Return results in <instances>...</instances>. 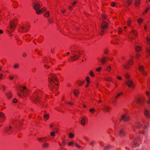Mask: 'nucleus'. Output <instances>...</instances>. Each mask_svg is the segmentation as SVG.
<instances>
[{
    "instance_id": "nucleus-30",
    "label": "nucleus",
    "mask_w": 150,
    "mask_h": 150,
    "mask_svg": "<svg viewBox=\"0 0 150 150\" xmlns=\"http://www.w3.org/2000/svg\"><path fill=\"white\" fill-rule=\"evenodd\" d=\"M50 15V12L49 11H48L46 13H44V16L45 17H48Z\"/></svg>"
},
{
    "instance_id": "nucleus-4",
    "label": "nucleus",
    "mask_w": 150,
    "mask_h": 150,
    "mask_svg": "<svg viewBox=\"0 0 150 150\" xmlns=\"http://www.w3.org/2000/svg\"><path fill=\"white\" fill-rule=\"evenodd\" d=\"M41 7V4L38 2L35 3L34 5V8L37 14L38 13V11L40 10V8Z\"/></svg>"
},
{
    "instance_id": "nucleus-46",
    "label": "nucleus",
    "mask_w": 150,
    "mask_h": 150,
    "mask_svg": "<svg viewBox=\"0 0 150 150\" xmlns=\"http://www.w3.org/2000/svg\"><path fill=\"white\" fill-rule=\"evenodd\" d=\"M124 68L126 69H129V67L127 64H125L123 65Z\"/></svg>"
},
{
    "instance_id": "nucleus-35",
    "label": "nucleus",
    "mask_w": 150,
    "mask_h": 150,
    "mask_svg": "<svg viewBox=\"0 0 150 150\" xmlns=\"http://www.w3.org/2000/svg\"><path fill=\"white\" fill-rule=\"evenodd\" d=\"M131 32L134 35L137 36V32L135 30H132L131 31Z\"/></svg>"
},
{
    "instance_id": "nucleus-54",
    "label": "nucleus",
    "mask_w": 150,
    "mask_h": 150,
    "mask_svg": "<svg viewBox=\"0 0 150 150\" xmlns=\"http://www.w3.org/2000/svg\"><path fill=\"white\" fill-rule=\"evenodd\" d=\"M111 6L112 7H114L115 6V3L114 2H112L111 4Z\"/></svg>"
},
{
    "instance_id": "nucleus-7",
    "label": "nucleus",
    "mask_w": 150,
    "mask_h": 150,
    "mask_svg": "<svg viewBox=\"0 0 150 150\" xmlns=\"http://www.w3.org/2000/svg\"><path fill=\"white\" fill-rule=\"evenodd\" d=\"M22 89L21 90V91L25 95L27 94L28 92V91L26 86H22Z\"/></svg>"
},
{
    "instance_id": "nucleus-22",
    "label": "nucleus",
    "mask_w": 150,
    "mask_h": 150,
    "mask_svg": "<svg viewBox=\"0 0 150 150\" xmlns=\"http://www.w3.org/2000/svg\"><path fill=\"white\" fill-rule=\"evenodd\" d=\"M144 115L146 116H148L149 114V111L147 110H145L144 112Z\"/></svg>"
},
{
    "instance_id": "nucleus-21",
    "label": "nucleus",
    "mask_w": 150,
    "mask_h": 150,
    "mask_svg": "<svg viewBox=\"0 0 150 150\" xmlns=\"http://www.w3.org/2000/svg\"><path fill=\"white\" fill-rule=\"evenodd\" d=\"M149 9L150 8L149 7L146 8L145 9L144 11L142 13V14L143 15H145L147 13L148 11H149Z\"/></svg>"
},
{
    "instance_id": "nucleus-6",
    "label": "nucleus",
    "mask_w": 150,
    "mask_h": 150,
    "mask_svg": "<svg viewBox=\"0 0 150 150\" xmlns=\"http://www.w3.org/2000/svg\"><path fill=\"white\" fill-rule=\"evenodd\" d=\"M87 118L85 117H82L80 121V123L82 126H85L86 124Z\"/></svg>"
},
{
    "instance_id": "nucleus-39",
    "label": "nucleus",
    "mask_w": 150,
    "mask_h": 150,
    "mask_svg": "<svg viewBox=\"0 0 150 150\" xmlns=\"http://www.w3.org/2000/svg\"><path fill=\"white\" fill-rule=\"evenodd\" d=\"M141 73L144 76H146L148 74L147 73L145 70H144Z\"/></svg>"
},
{
    "instance_id": "nucleus-48",
    "label": "nucleus",
    "mask_w": 150,
    "mask_h": 150,
    "mask_svg": "<svg viewBox=\"0 0 150 150\" xmlns=\"http://www.w3.org/2000/svg\"><path fill=\"white\" fill-rule=\"evenodd\" d=\"M66 103L67 104H69L71 105H74V103L71 101H66Z\"/></svg>"
},
{
    "instance_id": "nucleus-2",
    "label": "nucleus",
    "mask_w": 150,
    "mask_h": 150,
    "mask_svg": "<svg viewBox=\"0 0 150 150\" xmlns=\"http://www.w3.org/2000/svg\"><path fill=\"white\" fill-rule=\"evenodd\" d=\"M57 79L55 75L52 73H51L48 75V81L50 84L54 83V81H57Z\"/></svg>"
},
{
    "instance_id": "nucleus-10",
    "label": "nucleus",
    "mask_w": 150,
    "mask_h": 150,
    "mask_svg": "<svg viewBox=\"0 0 150 150\" xmlns=\"http://www.w3.org/2000/svg\"><path fill=\"white\" fill-rule=\"evenodd\" d=\"M119 135L120 137H123L125 135L124 131L122 129L120 130L119 132Z\"/></svg>"
},
{
    "instance_id": "nucleus-5",
    "label": "nucleus",
    "mask_w": 150,
    "mask_h": 150,
    "mask_svg": "<svg viewBox=\"0 0 150 150\" xmlns=\"http://www.w3.org/2000/svg\"><path fill=\"white\" fill-rule=\"evenodd\" d=\"M125 83L130 88H133L135 86L134 83L130 80H128Z\"/></svg>"
},
{
    "instance_id": "nucleus-26",
    "label": "nucleus",
    "mask_w": 150,
    "mask_h": 150,
    "mask_svg": "<svg viewBox=\"0 0 150 150\" xmlns=\"http://www.w3.org/2000/svg\"><path fill=\"white\" fill-rule=\"evenodd\" d=\"M74 145L75 147L78 149H82V146L79 145L77 143H75Z\"/></svg>"
},
{
    "instance_id": "nucleus-23",
    "label": "nucleus",
    "mask_w": 150,
    "mask_h": 150,
    "mask_svg": "<svg viewBox=\"0 0 150 150\" xmlns=\"http://www.w3.org/2000/svg\"><path fill=\"white\" fill-rule=\"evenodd\" d=\"M138 69L141 72L143 71L144 70V67L142 65H139L138 67Z\"/></svg>"
},
{
    "instance_id": "nucleus-13",
    "label": "nucleus",
    "mask_w": 150,
    "mask_h": 150,
    "mask_svg": "<svg viewBox=\"0 0 150 150\" xmlns=\"http://www.w3.org/2000/svg\"><path fill=\"white\" fill-rule=\"evenodd\" d=\"M73 92L74 96H77L79 94V91L78 90H74L73 91Z\"/></svg>"
},
{
    "instance_id": "nucleus-45",
    "label": "nucleus",
    "mask_w": 150,
    "mask_h": 150,
    "mask_svg": "<svg viewBox=\"0 0 150 150\" xmlns=\"http://www.w3.org/2000/svg\"><path fill=\"white\" fill-rule=\"evenodd\" d=\"M143 21V20L142 18H139L137 20V22L139 23V24H140Z\"/></svg>"
},
{
    "instance_id": "nucleus-29",
    "label": "nucleus",
    "mask_w": 150,
    "mask_h": 150,
    "mask_svg": "<svg viewBox=\"0 0 150 150\" xmlns=\"http://www.w3.org/2000/svg\"><path fill=\"white\" fill-rule=\"evenodd\" d=\"M141 2L140 0H136L135 2V4L136 6H139Z\"/></svg>"
},
{
    "instance_id": "nucleus-14",
    "label": "nucleus",
    "mask_w": 150,
    "mask_h": 150,
    "mask_svg": "<svg viewBox=\"0 0 150 150\" xmlns=\"http://www.w3.org/2000/svg\"><path fill=\"white\" fill-rule=\"evenodd\" d=\"M76 54L78 55V57H79L82 54V52L81 51L77 50L74 52Z\"/></svg>"
},
{
    "instance_id": "nucleus-53",
    "label": "nucleus",
    "mask_w": 150,
    "mask_h": 150,
    "mask_svg": "<svg viewBox=\"0 0 150 150\" xmlns=\"http://www.w3.org/2000/svg\"><path fill=\"white\" fill-rule=\"evenodd\" d=\"M12 102L13 103H16L18 102V100L16 98H14L13 99Z\"/></svg>"
},
{
    "instance_id": "nucleus-56",
    "label": "nucleus",
    "mask_w": 150,
    "mask_h": 150,
    "mask_svg": "<svg viewBox=\"0 0 150 150\" xmlns=\"http://www.w3.org/2000/svg\"><path fill=\"white\" fill-rule=\"evenodd\" d=\"M86 80L87 82L89 83V77H86Z\"/></svg>"
},
{
    "instance_id": "nucleus-27",
    "label": "nucleus",
    "mask_w": 150,
    "mask_h": 150,
    "mask_svg": "<svg viewBox=\"0 0 150 150\" xmlns=\"http://www.w3.org/2000/svg\"><path fill=\"white\" fill-rule=\"evenodd\" d=\"M142 48L139 46H137L135 48L136 51L137 52H140Z\"/></svg>"
},
{
    "instance_id": "nucleus-19",
    "label": "nucleus",
    "mask_w": 150,
    "mask_h": 150,
    "mask_svg": "<svg viewBox=\"0 0 150 150\" xmlns=\"http://www.w3.org/2000/svg\"><path fill=\"white\" fill-rule=\"evenodd\" d=\"M49 146V144L47 142H45L42 145V147L44 148H47Z\"/></svg>"
},
{
    "instance_id": "nucleus-32",
    "label": "nucleus",
    "mask_w": 150,
    "mask_h": 150,
    "mask_svg": "<svg viewBox=\"0 0 150 150\" xmlns=\"http://www.w3.org/2000/svg\"><path fill=\"white\" fill-rule=\"evenodd\" d=\"M136 126L138 128H140L142 127V125L139 122H137L136 123Z\"/></svg>"
},
{
    "instance_id": "nucleus-24",
    "label": "nucleus",
    "mask_w": 150,
    "mask_h": 150,
    "mask_svg": "<svg viewBox=\"0 0 150 150\" xmlns=\"http://www.w3.org/2000/svg\"><path fill=\"white\" fill-rule=\"evenodd\" d=\"M106 59L105 57H103L101 58V62L102 64H104L106 61Z\"/></svg>"
},
{
    "instance_id": "nucleus-33",
    "label": "nucleus",
    "mask_w": 150,
    "mask_h": 150,
    "mask_svg": "<svg viewBox=\"0 0 150 150\" xmlns=\"http://www.w3.org/2000/svg\"><path fill=\"white\" fill-rule=\"evenodd\" d=\"M19 65L18 64H16L13 65V67L15 69H18L19 68Z\"/></svg>"
},
{
    "instance_id": "nucleus-3",
    "label": "nucleus",
    "mask_w": 150,
    "mask_h": 150,
    "mask_svg": "<svg viewBox=\"0 0 150 150\" xmlns=\"http://www.w3.org/2000/svg\"><path fill=\"white\" fill-rule=\"evenodd\" d=\"M17 24V21L15 20H13L10 23V29L12 31L15 30Z\"/></svg>"
},
{
    "instance_id": "nucleus-8",
    "label": "nucleus",
    "mask_w": 150,
    "mask_h": 150,
    "mask_svg": "<svg viewBox=\"0 0 150 150\" xmlns=\"http://www.w3.org/2000/svg\"><path fill=\"white\" fill-rule=\"evenodd\" d=\"M78 56V55L74 53L73 54V55L70 57V59L72 61L76 60L78 59L79 58Z\"/></svg>"
},
{
    "instance_id": "nucleus-43",
    "label": "nucleus",
    "mask_w": 150,
    "mask_h": 150,
    "mask_svg": "<svg viewBox=\"0 0 150 150\" xmlns=\"http://www.w3.org/2000/svg\"><path fill=\"white\" fill-rule=\"evenodd\" d=\"M11 129V126H9L6 127L5 129V131L6 132H8V131H10Z\"/></svg>"
},
{
    "instance_id": "nucleus-16",
    "label": "nucleus",
    "mask_w": 150,
    "mask_h": 150,
    "mask_svg": "<svg viewBox=\"0 0 150 150\" xmlns=\"http://www.w3.org/2000/svg\"><path fill=\"white\" fill-rule=\"evenodd\" d=\"M12 96V95L11 93L10 92H9L6 94V97L8 99H10V98H11Z\"/></svg>"
},
{
    "instance_id": "nucleus-1",
    "label": "nucleus",
    "mask_w": 150,
    "mask_h": 150,
    "mask_svg": "<svg viewBox=\"0 0 150 150\" xmlns=\"http://www.w3.org/2000/svg\"><path fill=\"white\" fill-rule=\"evenodd\" d=\"M120 120H123L125 122H127L131 120V117L128 114L125 113L121 115Z\"/></svg>"
},
{
    "instance_id": "nucleus-20",
    "label": "nucleus",
    "mask_w": 150,
    "mask_h": 150,
    "mask_svg": "<svg viewBox=\"0 0 150 150\" xmlns=\"http://www.w3.org/2000/svg\"><path fill=\"white\" fill-rule=\"evenodd\" d=\"M43 117L46 120H48L50 118V115L49 114H45L43 116Z\"/></svg>"
},
{
    "instance_id": "nucleus-57",
    "label": "nucleus",
    "mask_w": 150,
    "mask_h": 150,
    "mask_svg": "<svg viewBox=\"0 0 150 150\" xmlns=\"http://www.w3.org/2000/svg\"><path fill=\"white\" fill-rule=\"evenodd\" d=\"M117 78L119 80H122V77L120 76H117Z\"/></svg>"
},
{
    "instance_id": "nucleus-34",
    "label": "nucleus",
    "mask_w": 150,
    "mask_h": 150,
    "mask_svg": "<svg viewBox=\"0 0 150 150\" xmlns=\"http://www.w3.org/2000/svg\"><path fill=\"white\" fill-rule=\"evenodd\" d=\"M89 74L90 76L92 77H94L95 76V75L93 72L92 71H91L89 72Z\"/></svg>"
},
{
    "instance_id": "nucleus-18",
    "label": "nucleus",
    "mask_w": 150,
    "mask_h": 150,
    "mask_svg": "<svg viewBox=\"0 0 150 150\" xmlns=\"http://www.w3.org/2000/svg\"><path fill=\"white\" fill-rule=\"evenodd\" d=\"M110 107L109 106H104L103 110L104 112H108L109 111Z\"/></svg>"
},
{
    "instance_id": "nucleus-59",
    "label": "nucleus",
    "mask_w": 150,
    "mask_h": 150,
    "mask_svg": "<svg viewBox=\"0 0 150 150\" xmlns=\"http://www.w3.org/2000/svg\"><path fill=\"white\" fill-rule=\"evenodd\" d=\"M133 62V60H132L131 59L129 61L128 64H130L131 63H132Z\"/></svg>"
},
{
    "instance_id": "nucleus-52",
    "label": "nucleus",
    "mask_w": 150,
    "mask_h": 150,
    "mask_svg": "<svg viewBox=\"0 0 150 150\" xmlns=\"http://www.w3.org/2000/svg\"><path fill=\"white\" fill-rule=\"evenodd\" d=\"M146 39L147 40V43L150 41V36H148L146 37Z\"/></svg>"
},
{
    "instance_id": "nucleus-12",
    "label": "nucleus",
    "mask_w": 150,
    "mask_h": 150,
    "mask_svg": "<svg viewBox=\"0 0 150 150\" xmlns=\"http://www.w3.org/2000/svg\"><path fill=\"white\" fill-rule=\"evenodd\" d=\"M47 10V8H43L39 10L37 14H40L41 13H43Z\"/></svg>"
},
{
    "instance_id": "nucleus-25",
    "label": "nucleus",
    "mask_w": 150,
    "mask_h": 150,
    "mask_svg": "<svg viewBox=\"0 0 150 150\" xmlns=\"http://www.w3.org/2000/svg\"><path fill=\"white\" fill-rule=\"evenodd\" d=\"M68 136L69 138L72 139L74 138V134L70 132Z\"/></svg>"
},
{
    "instance_id": "nucleus-41",
    "label": "nucleus",
    "mask_w": 150,
    "mask_h": 150,
    "mask_svg": "<svg viewBox=\"0 0 150 150\" xmlns=\"http://www.w3.org/2000/svg\"><path fill=\"white\" fill-rule=\"evenodd\" d=\"M147 44L149 45V48L147 49V52L149 54H150V43L149 42H148Z\"/></svg>"
},
{
    "instance_id": "nucleus-61",
    "label": "nucleus",
    "mask_w": 150,
    "mask_h": 150,
    "mask_svg": "<svg viewBox=\"0 0 150 150\" xmlns=\"http://www.w3.org/2000/svg\"><path fill=\"white\" fill-rule=\"evenodd\" d=\"M140 57V54H137L136 55V57L137 59H138Z\"/></svg>"
},
{
    "instance_id": "nucleus-42",
    "label": "nucleus",
    "mask_w": 150,
    "mask_h": 150,
    "mask_svg": "<svg viewBox=\"0 0 150 150\" xmlns=\"http://www.w3.org/2000/svg\"><path fill=\"white\" fill-rule=\"evenodd\" d=\"M46 138V137H43L42 138H38L37 139V140L39 142H41L42 140H44Z\"/></svg>"
},
{
    "instance_id": "nucleus-51",
    "label": "nucleus",
    "mask_w": 150,
    "mask_h": 150,
    "mask_svg": "<svg viewBox=\"0 0 150 150\" xmlns=\"http://www.w3.org/2000/svg\"><path fill=\"white\" fill-rule=\"evenodd\" d=\"M110 146L107 145L105 147L104 149L105 150H108L110 148Z\"/></svg>"
},
{
    "instance_id": "nucleus-36",
    "label": "nucleus",
    "mask_w": 150,
    "mask_h": 150,
    "mask_svg": "<svg viewBox=\"0 0 150 150\" xmlns=\"http://www.w3.org/2000/svg\"><path fill=\"white\" fill-rule=\"evenodd\" d=\"M132 0H127L126 3L128 6H129L132 4Z\"/></svg>"
},
{
    "instance_id": "nucleus-40",
    "label": "nucleus",
    "mask_w": 150,
    "mask_h": 150,
    "mask_svg": "<svg viewBox=\"0 0 150 150\" xmlns=\"http://www.w3.org/2000/svg\"><path fill=\"white\" fill-rule=\"evenodd\" d=\"M132 20L130 19H128L127 22V25L129 26H130V24L132 23Z\"/></svg>"
},
{
    "instance_id": "nucleus-50",
    "label": "nucleus",
    "mask_w": 150,
    "mask_h": 150,
    "mask_svg": "<svg viewBox=\"0 0 150 150\" xmlns=\"http://www.w3.org/2000/svg\"><path fill=\"white\" fill-rule=\"evenodd\" d=\"M102 67H99L96 69V70L97 72H100L101 71Z\"/></svg>"
},
{
    "instance_id": "nucleus-58",
    "label": "nucleus",
    "mask_w": 150,
    "mask_h": 150,
    "mask_svg": "<svg viewBox=\"0 0 150 150\" xmlns=\"http://www.w3.org/2000/svg\"><path fill=\"white\" fill-rule=\"evenodd\" d=\"M2 90L3 91H4L6 88V87L4 85H2Z\"/></svg>"
},
{
    "instance_id": "nucleus-9",
    "label": "nucleus",
    "mask_w": 150,
    "mask_h": 150,
    "mask_svg": "<svg viewBox=\"0 0 150 150\" xmlns=\"http://www.w3.org/2000/svg\"><path fill=\"white\" fill-rule=\"evenodd\" d=\"M108 25V23L105 22L103 21L101 25V27L103 29H106L107 28Z\"/></svg>"
},
{
    "instance_id": "nucleus-37",
    "label": "nucleus",
    "mask_w": 150,
    "mask_h": 150,
    "mask_svg": "<svg viewBox=\"0 0 150 150\" xmlns=\"http://www.w3.org/2000/svg\"><path fill=\"white\" fill-rule=\"evenodd\" d=\"M89 111L92 114L94 113L96 111V110L94 108H91L89 110Z\"/></svg>"
},
{
    "instance_id": "nucleus-44",
    "label": "nucleus",
    "mask_w": 150,
    "mask_h": 150,
    "mask_svg": "<svg viewBox=\"0 0 150 150\" xmlns=\"http://www.w3.org/2000/svg\"><path fill=\"white\" fill-rule=\"evenodd\" d=\"M111 69V67L110 66H108L106 68L107 70L109 72H110Z\"/></svg>"
},
{
    "instance_id": "nucleus-31",
    "label": "nucleus",
    "mask_w": 150,
    "mask_h": 150,
    "mask_svg": "<svg viewBox=\"0 0 150 150\" xmlns=\"http://www.w3.org/2000/svg\"><path fill=\"white\" fill-rule=\"evenodd\" d=\"M101 17L103 20H106L107 17V15L105 14H103L102 15Z\"/></svg>"
},
{
    "instance_id": "nucleus-17",
    "label": "nucleus",
    "mask_w": 150,
    "mask_h": 150,
    "mask_svg": "<svg viewBox=\"0 0 150 150\" xmlns=\"http://www.w3.org/2000/svg\"><path fill=\"white\" fill-rule=\"evenodd\" d=\"M0 118H1L4 120L5 119V115L4 113L0 111Z\"/></svg>"
},
{
    "instance_id": "nucleus-11",
    "label": "nucleus",
    "mask_w": 150,
    "mask_h": 150,
    "mask_svg": "<svg viewBox=\"0 0 150 150\" xmlns=\"http://www.w3.org/2000/svg\"><path fill=\"white\" fill-rule=\"evenodd\" d=\"M144 98L143 97H138L137 100V102L138 103H140L144 101Z\"/></svg>"
},
{
    "instance_id": "nucleus-63",
    "label": "nucleus",
    "mask_w": 150,
    "mask_h": 150,
    "mask_svg": "<svg viewBox=\"0 0 150 150\" xmlns=\"http://www.w3.org/2000/svg\"><path fill=\"white\" fill-rule=\"evenodd\" d=\"M118 30L119 33L120 34L122 32V30L120 28H119Z\"/></svg>"
},
{
    "instance_id": "nucleus-49",
    "label": "nucleus",
    "mask_w": 150,
    "mask_h": 150,
    "mask_svg": "<svg viewBox=\"0 0 150 150\" xmlns=\"http://www.w3.org/2000/svg\"><path fill=\"white\" fill-rule=\"evenodd\" d=\"M123 94V93H118L117 95L116 96H115V98H118V97L120 96L121 95H122Z\"/></svg>"
},
{
    "instance_id": "nucleus-38",
    "label": "nucleus",
    "mask_w": 150,
    "mask_h": 150,
    "mask_svg": "<svg viewBox=\"0 0 150 150\" xmlns=\"http://www.w3.org/2000/svg\"><path fill=\"white\" fill-rule=\"evenodd\" d=\"M74 144V142L73 141H71L68 143V145L69 146H72Z\"/></svg>"
},
{
    "instance_id": "nucleus-62",
    "label": "nucleus",
    "mask_w": 150,
    "mask_h": 150,
    "mask_svg": "<svg viewBox=\"0 0 150 150\" xmlns=\"http://www.w3.org/2000/svg\"><path fill=\"white\" fill-rule=\"evenodd\" d=\"M77 3V1H74L72 4V5L73 6H74Z\"/></svg>"
},
{
    "instance_id": "nucleus-60",
    "label": "nucleus",
    "mask_w": 150,
    "mask_h": 150,
    "mask_svg": "<svg viewBox=\"0 0 150 150\" xmlns=\"http://www.w3.org/2000/svg\"><path fill=\"white\" fill-rule=\"evenodd\" d=\"M13 78H14V77L12 76H10L9 77V79L11 80H13Z\"/></svg>"
},
{
    "instance_id": "nucleus-47",
    "label": "nucleus",
    "mask_w": 150,
    "mask_h": 150,
    "mask_svg": "<svg viewBox=\"0 0 150 150\" xmlns=\"http://www.w3.org/2000/svg\"><path fill=\"white\" fill-rule=\"evenodd\" d=\"M55 132H52L50 133V135L51 136H52L53 137L55 136Z\"/></svg>"
},
{
    "instance_id": "nucleus-55",
    "label": "nucleus",
    "mask_w": 150,
    "mask_h": 150,
    "mask_svg": "<svg viewBox=\"0 0 150 150\" xmlns=\"http://www.w3.org/2000/svg\"><path fill=\"white\" fill-rule=\"evenodd\" d=\"M125 77L127 78H129L130 77V75L128 73H126L125 75Z\"/></svg>"
},
{
    "instance_id": "nucleus-28",
    "label": "nucleus",
    "mask_w": 150,
    "mask_h": 150,
    "mask_svg": "<svg viewBox=\"0 0 150 150\" xmlns=\"http://www.w3.org/2000/svg\"><path fill=\"white\" fill-rule=\"evenodd\" d=\"M25 26H23L21 28V31L22 32H26V30H25Z\"/></svg>"
},
{
    "instance_id": "nucleus-64",
    "label": "nucleus",
    "mask_w": 150,
    "mask_h": 150,
    "mask_svg": "<svg viewBox=\"0 0 150 150\" xmlns=\"http://www.w3.org/2000/svg\"><path fill=\"white\" fill-rule=\"evenodd\" d=\"M147 103L149 104H150V98H148L147 101Z\"/></svg>"
},
{
    "instance_id": "nucleus-15",
    "label": "nucleus",
    "mask_w": 150,
    "mask_h": 150,
    "mask_svg": "<svg viewBox=\"0 0 150 150\" xmlns=\"http://www.w3.org/2000/svg\"><path fill=\"white\" fill-rule=\"evenodd\" d=\"M104 80L105 81H107L112 82V78L111 77H105L104 78Z\"/></svg>"
}]
</instances>
